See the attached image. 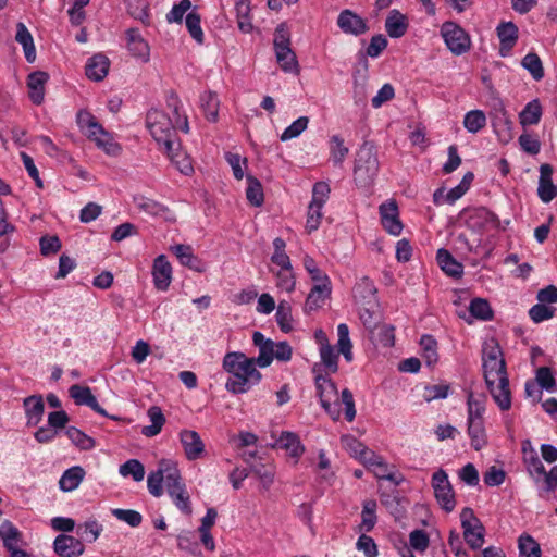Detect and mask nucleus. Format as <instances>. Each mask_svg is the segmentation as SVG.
Instances as JSON below:
<instances>
[{"label":"nucleus","instance_id":"338daca9","mask_svg":"<svg viewBox=\"0 0 557 557\" xmlns=\"http://www.w3.org/2000/svg\"><path fill=\"white\" fill-rule=\"evenodd\" d=\"M556 309L545 304H536L529 310V315L534 323H541L554 317Z\"/></svg>","mask_w":557,"mask_h":557},{"label":"nucleus","instance_id":"4d7b16f0","mask_svg":"<svg viewBox=\"0 0 557 557\" xmlns=\"http://www.w3.org/2000/svg\"><path fill=\"white\" fill-rule=\"evenodd\" d=\"M134 202L139 210L151 215H161L166 211L163 205L144 196L135 197Z\"/></svg>","mask_w":557,"mask_h":557},{"label":"nucleus","instance_id":"603ef678","mask_svg":"<svg viewBox=\"0 0 557 557\" xmlns=\"http://www.w3.org/2000/svg\"><path fill=\"white\" fill-rule=\"evenodd\" d=\"M274 253L271 257V261L278 265L281 269L292 268L289 256L285 252L286 243L281 237H276L273 240Z\"/></svg>","mask_w":557,"mask_h":557},{"label":"nucleus","instance_id":"39448f33","mask_svg":"<svg viewBox=\"0 0 557 557\" xmlns=\"http://www.w3.org/2000/svg\"><path fill=\"white\" fill-rule=\"evenodd\" d=\"M486 399L483 394L471 392L468 396V433L471 437V445L481 449L486 444L484 428Z\"/></svg>","mask_w":557,"mask_h":557},{"label":"nucleus","instance_id":"6e6d98bb","mask_svg":"<svg viewBox=\"0 0 557 557\" xmlns=\"http://www.w3.org/2000/svg\"><path fill=\"white\" fill-rule=\"evenodd\" d=\"M485 123L486 116L481 110L469 111L463 119V125L470 133H476L482 127H484Z\"/></svg>","mask_w":557,"mask_h":557},{"label":"nucleus","instance_id":"4c0bfd02","mask_svg":"<svg viewBox=\"0 0 557 557\" xmlns=\"http://www.w3.org/2000/svg\"><path fill=\"white\" fill-rule=\"evenodd\" d=\"M523 460H524L527 469L531 475L545 474L544 465L542 463L536 451L531 449L529 441L523 443Z\"/></svg>","mask_w":557,"mask_h":557},{"label":"nucleus","instance_id":"49530a36","mask_svg":"<svg viewBox=\"0 0 557 557\" xmlns=\"http://www.w3.org/2000/svg\"><path fill=\"white\" fill-rule=\"evenodd\" d=\"M348 152L349 149L339 135H333L330 138V157L335 165H342Z\"/></svg>","mask_w":557,"mask_h":557},{"label":"nucleus","instance_id":"7c9ffc66","mask_svg":"<svg viewBox=\"0 0 557 557\" xmlns=\"http://www.w3.org/2000/svg\"><path fill=\"white\" fill-rule=\"evenodd\" d=\"M331 295V283L315 284L310 290L305 309L307 311H313L323 306L326 298Z\"/></svg>","mask_w":557,"mask_h":557},{"label":"nucleus","instance_id":"79ce46f5","mask_svg":"<svg viewBox=\"0 0 557 557\" xmlns=\"http://www.w3.org/2000/svg\"><path fill=\"white\" fill-rule=\"evenodd\" d=\"M337 347L341 354H343L345 360L350 362L354 358L352 356V344L349 337V327L345 323H341L337 326Z\"/></svg>","mask_w":557,"mask_h":557},{"label":"nucleus","instance_id":"680f3d73","mask_svg":"<svg viewBox=\"0 0 557 557\" xmlns=\"http://www.w3.org/2000/svg\"><path fill=\"white\" fill-rule=\"evenodd\" d=\"M309 119L307 116H300L287 126L281 134L280 138L282 141H287L297 138L308 127Z\"/></svg>","mask_w":557,"mask_h":557},{"label":"nucleus","instance_id":"37998d69","mask_svg":"<svg viewBox=\"0 0 557 557\" xmlns=\"http://www.w3.org/2000/svg\"><path fill=\"white\" fill-rule=\"evenodd\" d=\"M0 536L8 552L18 548L21 533L11 522L7 521L0 527Z\"/></svg>","mask_w":557,"mask_h":557},{"label":"nucleus","instance_id":"1a4fd4ad","mask_svg":"<svg viewBox=\"0 0 557 557\" xmlns=\"http://www.w3.org/2000/svg\"><path fill=\"white\" fill-rule=\"evenodd\" d=\"M331 188L325 182H318L312 188V198L308 206L306 230L312 233L320 227L323 206L330 197Z\"/></svg>","mask_w":557,"mask_h":557},{"label":"nucleus","instance_id":"412c9836","mask_svg":"<svg viewBox=\"0 0 557 557\" xmlns=\"http://www.w3.org/2000/svg\"><path fill=\"white\" fill-rule=\"evenodd\" d=\"M70 396L73 398L76 405L88 406L97 413L107 417L106 410L98 404L97 398L91 393V389L88 386L81 385H72L69 389Z\"/></svg>","mask_w":557,"mask_h":557},{"label":"nucleus","instance_id":"dca6fc26","mask_svg":"<svg viewBox=\"0 0 557 557\" xmlns=\"http://www.w3.org/2000/svg\"><path fill=\"white\" fill-rule=\"evenodd\" d=\"M496 34L500 42L499 54L508 57L518 41L519 29L512 22H503L496 27Z\"/></svg>","mask_w":557,"mask_h":557},{"label":"nucleus","instance_id":"3c124183","mask_svg":"<svg viewBox=\"0 0 557 557\" xmlns=\"http://www.w3.org/2000/svg\"><path fill=\"white\" fill-rule=\"evenodd\" d=\"M521 65L528 70L535 81L544 77V69L540 57L534 52H529L521 61Z\"/></svg>","mask_w":557,"mask_h":557},{"label":"nucleus","instance_id":"6ab92c4d","mask_svg":"<svg viewBox=\"0 0 557 557\" xmlns=\"http://www.w3.org/2000/svg\"><path fill=\"white\" fill-rule=\"evenodd\" d=\"M553 168L548 163H544L540 166V180L537 187V195L540 199L548 203L557 197V186L552 181Z\"/></svg>","mask_w":557,"mask_h":557},{"label":"nucleus","instance_id":"864d4df0","mask_svg":"<svg viewBox=\"0 0 557 557\" xmlns=\"http://www.w3.org/2000/svg\"><path fill=\"white\" fill-rule=\"evenodd\" d=\"M185 23L193 39H195L197 44H202L205 35L201 28L200 15L193 10L186 15Z\"/></svg>","mask_w":557,"mask_h":557},{"label":"nucleus","instance_id":"72a5a7b5","mask_svg":"<svg viewBox=\"0 0 557 557\" xmlns=\"http://www.w3.org/2000/svg\"><path fill=\"white\" fill-rule=\"evenodd\" d=\"M85 476V470L81 466H74L63 472L59 480V487L63 492L76 490Z\"/></svg>","mask_w":557,"mask_h":557},{"label":"nucleus","instance_id":"ddd939ff","mask_svg":"<svg viewBox=\"0 0 557 557\" xmlns=\"http://www.w3.org/2000/svg\"><path fill=\"white\" fill-rule=\"evenodd\" d=\"M178 437L187 460L195 461L205 455L206 446L198 432L184 429Z\"/></svg>","mask_w":557,"mask_h":557},{"label":"nucleus","instance_id":"5701e85b","mask_svg":"<svg viewBox=\"0 0 557 557\" xmlns=\"http://www.w3.org/2000/svg\"><path fill=\"white\" fill-rule=\"evenodd\" d=\"M23 407L26 416V424L36 426L44 417L45 404L41 395H32L24 399Z\"/></svg>","mask_w":557,"mask_h":557},{"label":"nucleus","instance_id":"a19ab883","mask_svg":"<svg viewBox=\"0 0 557 557\" xmlns=\"http://www.w3.org/2000/svg\"><path fill=\"white\" fill-rule=\"evenodd\" d=\"M542 116V106L537 99L530 101L521 111L519 117L522 125H536Z\"/></svg>","mask_w":557,"mask_h":557},{"label":"nucleus","instance_id":"20e7f679","mask_svg":"<svg viewBox=\"0 0 557 557\" xmlns=\"http://www.w3.org/2000/svg\"><path fill=\"white\" fill-rule=\"evenodd\" d=\"M146 125L153 139L162 151H170L173 146L178 147V139L175 135L176 127L163 111L151 109L146 115Z\"/></svg>","mask_w":557,"mask_h":557},{"label":"nucleus","instance_id":"0e129e2a","mask_svg":"<svg viewBox=\"0 0 557 557\" xmlns=\"http://www.w3.org/2000/svg\"><path fill=\"white\" fill-rule=\"evenodd\" d=\"M296 280L293 268L280 269L276 273V287L281 290L292 293L295 289Z\"/></svg>","mask_w":557,"mask_h":557},{"label":"nucleus","instance_id":"f03ea898","mask_svg":"<svg viewBox=\"0 0 557 557\" xmlns=\"http://www.w3.org/2000/svg\"><path fill=\"white\" fill-rule=\"evenodd\" d=\"M317 371L315 366L313 368V372L315 373L314 383L322 408L334 421H337L341 418V404H343L345 406V419L348 422L354 421L356 408L352 393L348 388H344L339 399L335 383L327 375L317 373Z\"/></svg>","mask_w":557,"mask_h":557},{"label":"nucleus","instance_id":"0eeeda50","mask_svg":"<svg viewBox=\"0 0 557 557\" xmlns=\"http://www.w3.org/2000/svg\"><path fill=\"white\" fill-rule=\"evenodd\" d=\"M465 220L469 233L466 235L467 240L484 250L487 244V209H469L465 213ZM483 255H486V251H483Z\"/></svg>","mask_w":557,"mask_h":557},{"label":"nucleus","instance_id":"bb28decb","mask_svg":"<svg viewBox=\"0 0 557 557\" xmlns=\"http://www.w3.org/2000/svg\"><path fill=\"white\" fill-rule=\"evenodd\" d=\"M127 49L133 57L140 59L144 62L149 60V46L141 37L138 29L131 28L126 32Z\"/></svg>","mask_w":557,"mask_h":557},{"label":"nucleus","instance_id":"6e6552de","mask_svg":"<svg viewBox=\"0 0 557 557\" xmlns=\"http://www.w3.org/2000/svg\"><path fill=\"white\" fill-rule=\"evenodd\" d=\"M379 159L372 147H361L354 169L355 182L362 187L371 185L379 173Z\"/></svg>","mask_w":557,"mask_h":557},{"label":"nucleus","instance_id":"a211bd4d","mask_svg":"<svg viewBox=\"0 0 557 557\" xmlns=\"http://www.w3.org/2000/svg\"><path fill=\"white\" fill-rule=\"evenodd\" d=\"M153 283L158 290H168L172 281V267L164 255L158 256L152 267Z\"/></svg>","mask_w":557,"mask_h":557},{"label":"nucleus","instance_id":"2eb2a0df","mask_svg":"<svg viewBox=\"0 0 557 557\" xmlns=\"http://www.w3.org/2000/svg\"><path fill=\"white\" fill-rule=\"evenodd\" d=\"M337 25L345 34L359 36L368 30L367 22L354 11L343 10L337 17Z\"/></svg>","mask_w":557,"mask_h":557},{"label":"nucleus","instance_id":"2f4dec72","mask_svg":"<svg viewBox=\"0 0 557 557\" xmlns=\"http://www.w3.org/2000/svg\"><path fill=\"white\" fill-rule=\"evenodd\" d=\"M436 260L441 269L451 277H460L463 272V267L458 262L451 253L441 248L437 250Z\"/></svg>","mask_w":557,"mask_h":557},{"label":"nucleus","instance_id":"58836bf2","mask_svg":"<svg viewBox=\"0 0 557 557\" xmlns=\"http://www.w3.org/2000/svg\"><path fill=\"white\" fill-rule=\"evenodd\" d=\"M200 107L206 119L210 122H215L219 114V99L216 94L206 91L200 96Z\"/></svg>","mask_w":557,"mask_h":557},{"label":"nucleus","instance_id":"f257e3e1","mask_svg":"<svg viewBox=\"0 0 557 557\" xmlns=\"http://www.w3.org/2000/svg\"><path fill=\"white\" fill-rule=\"evenodd\" d=\"M255 358L247 357L244 352H227L222 362L228 379L225 388L232 394H245L253 386L258 385L262 379V374L256 368Z\"/></svg>","mask_w":557,"mask_h":557},{"label":"nucleus","instance_id":"774afa93","mask_svg":"<svg viewBox=\"0 0 557 557\" xmlns=\"http://www.w3.org/2000/svg\"><path fill=\"white\" fill-rule=\"evenodd\" d=\"M102 531L101 524L96 520L86 521L78 527V534L88 543L95 542Z\"/></svg>","mask_w":557,"mask_h":557},{"label":"nucleus","instance_id":"f704fd0d","mask_svg":"<svg viewBox=\"0 0 557 557\" xmlns=\"http://www.w3.org/2000/svg\"><path fill=\"white\" fill-rule=\"evenodd\" d=\"M170 158L171 162L184 175H190L194 172L190 157L181 150V143L178 147L173 146L170 151H163Z\"/></svg>","mask_w":557,"mask_h":557},{"label":"nucleus","instance_id":"5fc2aeb1","mask_svg":"<svg viewBox=\"0 0 557 557\" xmlns=\"http://www.w3.org/2000/svg\"><path fill=\"white\" fill-rule=\"evenodd\" d=\"M420 345L423 350V358L428 366H433L437 361V342L432 335H422Z\"/></svg>","mask_w":557,"mask_h":557},{"label":"nucleus","instance_id":"e2e57ef3","mask_svg":"<svg viewBox=\"0 0 557 557\" xmlns=\"http://www.w3.org/2000/svg\"><path fill=\"white\" fill-rule=\"evenodd\" d=\"M536 383L539 386L543 389H546L547 392H555L556 391V380L555 376L548 367H541L536 370V376H535Z\"/></svg>","mask_w":557,"mask_h":557},{"label":"nucleus","instance_id":"de8ad7c7","mask_svg":"<svg viewBox=\"0 0 557 557\" xmlns=\"http://www.w3.org/2000/svg\"><path fill=\"white\" fill-rule=\"evenodd\" d=\"M119 473L124 478L132 476L135 482H140L145 478V468L139 460L129 459L120 466Z\"/></svg>","mask_w":557,"mask_h":557},{"label":"nucleus","instance_id":"f3484780","mask_svg":"<svg viewBox=\"0 0 557 557\" xmlns=\"http://www.w3.org/2000/svg\"><path fill=\"white\" fill-rule=\"evenodd\" d=\"M53 549L60 557H78L83 555L85 548L81 540L71 535L60 534L54 539Z\"/></svg>","mask_w":557,"mask_h":557},{"label":"nucleus","instance_id":"69168bd1","mask_svg":"<svg viewBox=\"0 0 557 557\" xmlns=\"http://www.w3.org/2000/svg\"><path fill=\"white\" fill-rule=\"evenodd\" d=\"M174 505L186 516H190L193 512L189 494L186 491V486L178 488L173 494H169Z\"/></svg>","mask_w":557,"mask_h":557},{"label":"nucleus","instance_id":"a18cd8bd","mask_svg":"<svg viewBox=\"0 0 557 557\" xmlns=\"http://www.w3.org/2000/svg\"><path fill=\"white\" fill-rule=\"evenodd\" d=\"M376 506L373 499L363 502L360 529L364 532H370L376 523Z\"/></svg>","mask_w":557,"mask_h":557},{"label":"nucleus","instance_id":"8fccbe9b","mask_svg":"<svg viewBox=\"0 0 557 557\" xmlns=\"http://www.w3.org/2000/svg\"><path fill=\"white\" fill-rule=\"evenodd\" d=\"M520 557H541L540 544L530 535L522 534L518 540Z\"/></svg>","mask_w":557,"mask_h":557},{"label":"nucleus","instance_id":"4be33fe9","mask_svg":"<svg viewBox=\"0 0 557 557\" xmlns=\"http://www.w3.org/2000/svg\"><path fill=\"white\" fill-rule=\"evenodd\" d=\"M252 342L256 347L259 349V355L255 359L256 363L260 368H265L271 364L274 359V342L270 338H265V336L256 331L252 334Z\"/></svg>","mask_w":557,"mask_h":557},{"label":"nucleus","instance_id":"473e14b6","mask_svg":"<svg viewBox=\"0 0 557 557\" xmlns=\"http://www.w3.org/2000/svg\"><path fill=\"white\" fill-rule=\"evenodd\" d=\"M15 40L22 45L27 62L33 63L36 60L34 39L25 24L22 22L16 24Z\"/></svg>","mask_w":557,"mask_h":557},{"label":"nucleus","instance_id":"7ed1b4c3","mask_svg":"<svg viewBox=\"0 0 557 557\" xmlns=\"http://www.w3.org/2000/svg\"><path fill=\"white\" fill-rule=\"evenodd\" d=\"M76 123L79 131L106 154L117 157L122 152V147L114 140L113 135L88 110L82 109L77 112Z\"/></svg>","mask_w":557,"mask_h":557},{"label":"nucleus","instance_id":"052dcab7","mask_svg":"<svg viewBox=\"0 0 557 557\" xmlns=\"http://www.w3.org/2000/svg\"><path fill=\"white\" fill-rule=\"evenodd\" d=\"M304 268L317 284L331 283L329 276L318 267L314 259L308 255L304 257Z\"/></svg>","mask_w":557,"mask_h":557},{"label":"nucleus","instance_id":"c85d7f7f","mask_svg":"<svg viewBox=\"0 0 557 557\" xmlns=\"http://www.w3.org/2000/svg\"><path fill=\"white\" fill-rule=\"evenodd\" d=\"M172 251L182 265L199 273L205 271V264L197 256L194 255L193 248L189 245H175L172 247Z\"/></svg>","mask_w":557,"mask_h":557},{"label":"nucleus","instance_id":"423d86ee","mask_svg":"<svg viewBox=\"0 0 557 557\" xmlns=\"http://www.w3.org/2000/svg\"><path fill=\"white\" fill-rule=\"evenodd\" d=\"M493 369H495L497 384L494 386V382L490 381V394L499 409L507 411L511 408V391L506 371V362L504 358L498 359L494 348L490 351V370Z\"/></svg>","mask_w":557,"mask_h":557},{"label":"nucleus","instance_id":"393cba45","mask_svg":"<svg viewBox=\"0 0 557 557\" xmlns=\"http://www.w3.org/2000/svg\"><path fill=\"white\" fill-rule=\"evenodd\" d=\"M110 60L102 53H97L88 59L85 73L86 76L95 82L102 81L109 72Z\"/></svg>","mask_w":557,"mask_h":557},{"label":"nucleus","instance_id":"aec40b11","mask_svg":"<svg viewBox=\"0 0 557 557\" xmlns=\"http://www.w3.org/2000/svg\"><path fill=\"white\" fill-rule=\"evenodd\" d=\"M274 447L285 450L288 456L294 458L296 461H298L305 453V446L299 436L290 431L281 432Z\"/></svg>","mask_w":557,"mask_h":557},{"label":"nucleus","instance_id":"cd10ccee","mask_svg":"<svg viewBox=\"0 0 557 557\" xmlns=\"http://www.w3.org/2000/svg\"><path fill=\"white\" fill-rule=\"evenodd\" d=\"M409 23L405 14L398 10H392L385 20V30L391 38L403 37L408 29Z\"/></svg>","mask_w":557,"mask_h":557},{"label":"nucleus","instance_id":"4468645a","mask_svg":"<svg viewBox=\"0 0 557 557\" xmlns=\"http://www.w3.org/2000/svg\"><path fill=\"white\" fill-rule=\"evenodd\" d=\"M379 212L384 230L391 235L398 236L403 231V223L399 220L396 201L389 200L383 202L379 208Z\"/></svg>","mask_w":557,"mask_h":557},{"label":"nucleus","instance_id":"09e8293b","mask_svg":"<svg viewBox=\"0 0 557 557\" xmlns=\"http://www.w3.org/2000/svg\"><path fill=\"white\" fill-rule=\"evenodd\" d=\"M247 184L246 197L248 201L255 207H260L264 200L261 183L256 177L247 175Z\"/></svg>","mask_w":557,"mask_h":557},{"label":"nucleus","instance_id":"bf43d9fd","mask_svg":"<svg viewBox=\"0 0 557 557\" xmlns=\"http://www.w3.org/2000/svg\"><path fill=\"white\" fill-rule=\"evenodd\" d=\"M66 435L73 444L82 449L88 450L95 447V441L75 426L66 429Z\"/></svg>","mask_w":557,"mask_h":557},{"label":"nucleus","instance_id":"ea45409f","mask_svg":"<svg viewBox=\"0 0 557 557\" xmlns=\"http://www.w3.org/2000/svg\"><path fill=\"white\" fill-rule=\"evenodd\" d=\"M275 55H276L277 63L280 64L281 69L284 72H287V73H297L298 72L297 57L290 47L281 48L278 50H275Z\"/></svg>","mask_w":557,"mask_h":557},{"label":"nucleus","instance_id":"9b49d317","mask_svg":"<svg viewBox=\"0 0 557 557\" xmlns=\"http://www.w3.org/2000/svg\"><path fill=\"white\" fill-rule=\"evenodd\" d=\"M441 35L447 48L456 55L465 53L470 48L469 36L454 22H445L441 27Z\"/></svg>","mask_w":557,"mask_h":557},{"label":"nucleus","instance_id":"c756f323","mask_svg":"<svg viewBox=\"0 0 557 557\" xmlns=\"http://www.w3.org/2000/svg\"><path fill=\"white\" fill-rule=\"evenodd\" d=\"M166 106L171 109L173 119L172 123L176 127L184 133L189 132L188 119L185 112L182 110V104L178 96L175 92H170L166 98Z\"/></svg>","mask_w":557,"mask_h":557},{"label":"nucleus","instance_id":"13d9d810","mask_svg":"<svg viewBox=\"0 0 557 557\" xmlns=\"http://www.w3.org/2000/svg\"><path fill=\"white\" fill-rule=\"evenodd\" d=\"M320 358L326 369H329L332 373L337 372L338 356L335 354L334 348L329 343H322L320 345Z\"/></svg>","mask_w":557,"mask_h":557},{"label":"nucleus","instance_id":"f8f14e48","mask_svg":"<svg viewBox=\"0 0 557 557\" xmlns=\"http://www.w3.org/2000/svg\"><path fill=\"white\" fill-rule=\"evenodd\" d=\"M432 486L434 488V495L442 508L447 512L451 511L455 508L456 500L448 476L444 470H438L433 473Z\"/></svg>","mask_w":557,"mask_h":557},{"label":"nucleus","instance_id":"c9c22d12","mask_svg":"<svg viewBox=\"0 0 557 557\" xmlns=\"http://www.w3.org/2000/svg\"><path fill=\"white\" fill-rule=\"evenodd\" d=\"M458 315L463 319L468 324L473 323V320H487V300L483 298L472 299L469 305V312H459Z\"/></svg>","mask_w":557,"mask_h":557},{"label":"nucleus","instance_id":"b1692460","mask_svg":"<svg viewBox=\"0 0 557 557\" xmlns=\"http://www.w3.org/2000/svg\"><path fill=\"white\" fill-rule=\"evenodd\" d=\"M161 467L163 472V483L165 484L168 494H173L178 488L185 486L176 462L170 459H162Z\"/></svg>","mask_w":557,"mask_h":557},{"label":"nucleus","instance_id":"e433bc0d","mask_svg":"<svg viewBox=\"0 0 557 557\" xmlns=\"http://www.w3.org/2000/svg\"><path fill=\"white\" fill-rule=\"evenodd\" d=\"M147 414L151 424L144 426L141 429V434H144L147 437H153L161 432L162 426L164 425L165 422V418L164 414L162 413V410L157 406L150 407L148 409Z\"/></svg>","mask_w":557,"mask_h":557},{"label":"nucleus","instance_id":"c03bdc74","mask_svg":"<svg viewBox=\"0 0 557 557\" xmlns=\"http://www.w3.org/2000/svg\"><path fill=\"white\" fill-rule=\"evenodd\" d=\"M276 322L284 333L293 330L292 306L286 300H281L275 313Z\"/></svg>","mask_w":557,"mask_h":557},{"label":"nucleus","instance_id":"9d476101","mask_svg":"<svg viewBox=\"0 0 557 557\" xmlns=\"http://www.w3.org/2000/svg\"><path fill=\"white\" fill-rule=\"evenodd\" d=\"M460 520L467 544L472 549L480 548L484 543V525L474 516L473 510L470 508H465L461 511Z\"/></svg>","mask_w":557,"mask_h":557},{"label":"nucleus","instance_id":"a878e982","mask_svg":"<svg viewBox=\"0 0 557 557\" xmlns=\"http://www.w3.org/2000/svg\"><path fill=\"white\" fill-rule=\"evenodd\" d=\"M48 74L42 71H36L28 75L27 87L28 95L33 103L40 104L45 98V85L48 82Z\"/></svg>","mask_w":557,"mask_h":557}]
</instances>
